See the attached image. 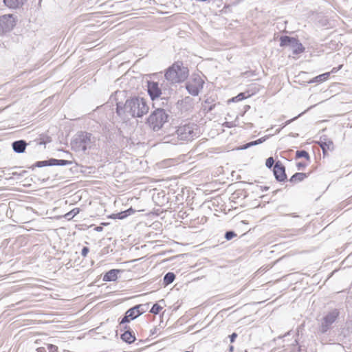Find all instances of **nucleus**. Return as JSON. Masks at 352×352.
Listing matches in <instances>:
<instances>
[{"instance_id": "f257e3e1", "label": "nucleus", "mask_w": 352, "mask_h": 352, "mask_svg": "<svg viewBox=\"0 0 352 352\" xmlns=\"http://www.w3.org/2000/svg\"><path fill=\"white\" fill-rule=\"evenodd\" d=\"M116 113L123 119L142 118L148 112L149 107L146 101L140 97H133L127 99L125 102L116 103Z\"/></svg>"}, {"instance_id": "f03ea898", "label": "nucleus", "mask_w": 352, "mask_h": 352, "mask_svg": "<svg viewBox=\"0 0 352 352\" xmlns=\"http://www.w3.org/2000/svg\"><path fill=\"white\" fill-rule=\"evenodd\" d=\"M96 142V138L91 133L80 132L72 142V146L76 151L85 152L87 149H91Z\"/></svg>"}, {"instance_id": "7ed1b4c3", "label": "nucleus", "mask_w": 352, "mask_h": 352, "mask_svg": "<svg viewBox=\"0 0 352 352\" xmlns=\"http://www.w3.org/2000/svg\"><path fill=\"white\" fill-rule=\"evenodd\" d=\"M188 76V69L184 67L181 62H176L170 67L165 74L167 80L173 82H180L184 81Z\"/></svg>"}, {"instance_id": "20e7f679", "label": "nucleus", "mask_w": 352, "mask_h": 352, "mask_svg": "<svg viewBox=\"0 0 352 352\" xmlns=\"http://www.w3.org/2000/svg\"><path fill=\"white\" fill-rule=\"evenodd\" d=\"M168 118L165 110L158 107L149 116L147 122L154 131H158L168 121Z\"/></svg>"}, {"instance_id": "39448f33", "label": "nucleus", "mask_w": 352, "mask_h": 352, "mask_svg": "<svg viewBox=\"0 0 352 352\" xmlns=\"http://www.w3.org/2000/svg\"><path fill=\"white\" fill-rule=\"evenodd\" d=\"M198 127L194 124L179 126L176 131L177 138L181 141H191L199 136Z\"/></svg>"}, {"instance_id": "423d86ee", "label": "nucleus", "mask_w": 352, "mask_h": 352, "mask_svg": "<svg viewBox=\"0 0 352 352\" xmlns=\"http://www.w3.org/2000/svg\"><path fill=\"white\" fill-rule=\"evenodd\" d=\"M340 310L333 309L329 311L322 319L319 326V332L325 334L331 328L332 324L336 322L340 316Z\"/></svg>"}, {"instance_id": "0eeeda50", "label": "nucleus", "mask_w": 352, "mask_h": 352, "mask_svg": "<svg viewBox=\"0 0 352 352\" xmlns=\"http://www.w3.org/2000/svg\"><path fill=\"white\" fill-rule=\"evenodd\" d=\"M204 80L197 74L192 75L189 80L186 82V88L188 92L194 96H198L199 91L203 88Z\"/></svg>"}, {"instance_id": "6e6552de", "label": "nucleus", "mask_w": 352, "mask_h": 352, "mask_svg": "<svg viewBox=\"0 0 352 352\" xmlns=\"http://www.w3.org/2000/svg\"><path fill=\"white\" fill-rule=\"evenodd\" d=\"M15 25V20L12 15L0 16V35L11 31Z\"/></svg>"}, {"instance_id": "1a4fd4ad", "label": "nucleus", "mask_w": 352, "mask_h": 352, "mask_svg": "<svg viewBox=\"0 0 352 352\" xmlns=\"http://www.w3.org/2000/svg\"><path fill=\"white\" fill-rule=\"evenodd\" d=\"M146 210L140 208L139 206H131L129 208L117 213H113L108 217L113 219H124L136 212H143Z\"/></svg>"}, {"instance_id": "9d476101", "label": "nucleus", "mask_w": 352, "mask_h": 352, "mask_svg": "<svg viewBox=\"0 0 352 352\" xmlns=\"http://www.w3.org/2000/svg\"><path fill=\"white\" fill-rule=\"evenodd\" d=\"M162 201L160 203L156 202V205L160 206L159 208H154L152 211L149 212L148 214H155L159 216L161 213L166 211L172 212L173 210H175V206L172 207V202L169 204L168 199L166 200V203H164L165 199H160Z\"/></svg>"}, {"instance_id": "9b49d317", "label": "nucleus", "mask_w": 352, "mask_h": 352, "mask_svg": "<svg viewBox=\"0 0 352 352\" xmlns=\"http://www.w3.org/2000/svg\"><path fill=\"white\" fill-rule=\"evenodd\" d=\"M148 93L153 101H155V104L160 100V96L162 94L161 89L159 87V85L155 82H148Z\"/></svg>"}, {"instance_id": "f8f14e48", "label": "nucleus", "mask_w": 352, "mask_h": 352, "mask_svg": "<svg viewBox=\"0 0 352 352\" xmlns=\"http://www.w3.org/2000/svg\"><path fill=\"white\" fill-rule=\"evenodd\" d=\"M275 178L279 182H283L286 179L285 166L279 161L276 162L273 169Z\"/></svg>"}, {"instance_id": "ddd939ff", "label": "nucleus", "mask_w": 352, "mask_h": 352, "mask_svg": "<svg viewBox=\"0 0 352 352\" xmlns=\"http://www.w3.org/2000/svg\"><path fill=\"white\" fill-rule=\"evenodd\" d=\"M137 312L133 307L129 309L124 314V316L120 319L119 324H124L130 322V321L133 320L138 318Z\"/></svg>"}, {"instance_id": "4468645a", "label": "nucleus", "mask_w": 352, "mask_h": 352, "mask_svg": "<svg viewBox=\"0 0 352 352\" xmlns=\"http://www.w3.org/2000/svg\"><path fill=\"white\" fill-rule=\"evenodd\" d=\"M122 272V270L118 269L110 270L103 275L102 280L104 282L116 281L118 279V274Z\"/></svg>"}, {"instance_id": "2eb2a0df", "label": "nucleus", "mask_w": 352, "mask_h": 352, "mask_svg": "<svg viewBox=\"0 0 352 352\" xmlns=\"http://www.w3.org/2000/svg\"><path fill=\"white\" fill-rule=\"evenodd\" d=\"M120 339L124 342L131 344L135 341L136 338L133 330H126L120 335Z\"/></svg>"}, {"instance_id": "dca6fc26", "label": "nucleus", "mask_w": 352, "mask_h": 352, "mask_svg": "<svg viewBox=\"0 0 352 352\" xmlns=\"http://www.w3.org/2000/svg\"><path fill=\"white\" fill-rule=\"evenodd\" d=\"M26 142L24 140H18L12 143V148L17 153H22L25 151Z\"/></svg>"}, {"instance_id": "f3484780", "label": "nucleus", "mask_w": 352, "mask_h": 352, "mask_svg": "<svg viewBox=\"0 0 352 352\" xmlns=\"http://www.w3.org/2000/svg\"><path fill=\"white\" fill-rule=\"evenodd\" d=\"M8 206L10 210L13 209L14 211L16 210L17 212H22L23 210H25L27 211L33 212V209L30 206H25L23 205H18V206H16V208H15L16 203L14 201H10L8 204Z\"/></svg>"}, {"instance_id": "a211bd4d", "label": "nucleus", "mask_w": 352, "mask_h": 352, "mask_svg": "<svg viewBox=\"0 0 352 352\" xmlns=\"http://www.w3.org/2000/svg\"><path fill=\"white\" fill-rule=\"evenodd\" d=\"M25 0H3L5 5L10 8H17L21 6Z\"/></svg>"}, {"instance_id": "6ab92c4d", "label": "nucleus", "mask_w": 352, "mask_h": 352, "mask_svg": "<svg viewBox=\"0 0 352 352\" xmlns=\"http://www.w3.org/2000/svg\"><path fill=\"white\" fill-rule=\"evenodd\" d=\"M280 46L283 47H291L292 43H295L296 45V39L294 38H291L287 36H284L280 37Z\"/></svg>"}, {"instance_id": "aec40b11", "label": "nucleus", "mask_w": 352, "mask_h": 352, "mask_svg": "<svg viewBox=\"0 0 352 352\" xmlns=\"http://www.w3.org/2000/svg\"><path fill=\"white\" fill-rule=\"evenodd\" d=\"M80 211L79 208H74L68 212L65 213L63 215L58 217V218H64L68 221L72 220L74 217H76Z\"/></svg>"}, {"instance_id": "412c9836", "label": "nucleus", "mask_w": 352, "mask_h": 352, "mask_svg": "<svg viewBox=\"0 0 352 352\" xmlns=\"http://www.w3.org/2000/svg\"><path fill=\"white\" fill-rule=\"evenodd\" d=\"M319 144L324 153H325L327 150H331L333 148V143L329 140L324 139V141L321 140L319 142Z\"/></svg>"}, {"instance_id": "4be33fe9", "label": "nucleus", "mask_w": 352, "mask_h": 352, "mask_svg": "<svg viewBox=\"0 0 352 352\" xmlns=\"http://www.w3.org/2000/svg\"><path fill=\"white\" fill-rule=\"evenodd\" d=\"M148 306H149V303H145V304L136 305L132 307L135 309V311L137 312L138 315L140 316L142 315L143 314H144L147 311Z\"/></svg>"}, {"instance_id": "5701e85b", "label": "nucleus", "mask_w": 352, "mask_h": 352, "mask_svg": "<svg viewBox=\"0 0 352 352\" xmlns=\"http://www.w3.org/2000/svg\"><path fill=\"white\" fill-rule=\"evenodd\" d=\"M307 177V175L304 173H296L292 176L289 181L293 184H297Z\"/></svg>"}, {"instance_id": "b1692460", "label": "nucleus", "mask_w": 352, "mask_h": 352, "mask_svg": "<svg viewBox=\"0 0 352 352\" xmlns=\"http://www.w3.org/2000/svg\"><path fill=\"white\" fill-rule=\"evenodd\" d=\"M175 279V274L173 272H167L163 278V284L166 286L171 284Z\"/></svg>"}, {"instance_id": "393cba45", "label": "nucleus", "mask_w": 352, "mask_h": 352, "mask_svg": "<svg viewBox=\"0 0 352 352\" xmlns=\"http://www.w3.org/2000/svg\"><path fill=\"white\" fill-rule=\"evenodd\" d=\"M148 193V196H151V198H164L166 196L164 190H160L156 188L150 190Z\"/></svg>"}, {"instance_id": "a878e982", "label": "nucleus", "mask_w": 352, "mask_h": 352, "mask_svg": "<svg viewBox=\"0 0 352 352\" xmlns=\"http://www.w3.org/2000/svg\"><path fill=\"white\" fill-rule=\"evenodd\" d=\"M329 76H330V73L326 72L324 74H320V75L315 77L314 78L311 80L309 82L312 83V82H323V81H325L326 80H327L328 78L329 77Z\"/></svg>"}, {"instance_id": "bb28decb", "label": "nucleus", "mask_w": 352, "mask_h": 352, "mask_svg": "<svg viewBox=\"0 0 352 352\" xmlns=\"http://www.w3.org/2000/svg\"><path fill=\"white\" fill-rule=\"evenodd\" d=\"M289 48L293 51V53L294 54H297L300 52H302L303 50H304L302 44L300 43L297 39H296V45L295 43H292V46L289 47Z\"/></svg>"}, {"instance_id": "cd10ccee", "label": "nucleus", "mask_w": 352, "mask_h": 352, "mask_svg": "<svg viewBox=\"0 0 352 352\" xmlns=\"http://www.w3.org/2000/svg\"><path fill=\"white\" fill-rule=\"evenodd\" d=\"M50 162H52L51 164H52V166H66L72 163L70 161L68 160L56 159H50Z\"/></svg>"}, {"instance_id": "c85d7f7f", "label": "nucleus", "mask_w": 352, "mask_h": 352, "mask_svg": "<svg viewBox=\"0 0 352 352\" xmlns=\"http://www.w3.org/2000/svg\"><path fill=\"white\" fill-rule=\"evenodd\" d=\"M162 309V307L160 306L158 303H155L151 310H150V312L154 315H157V314H159L160 311Z\"/></svg>"}, {"instance_id": "c756f323", "label": "nucleus", "mask_w": 352, "mask_h": 352, "mask_svg": "<svg viewBox=\"0 0 352 352\" xmlns=\"http://www.w3.org/2000/svg\"><path fill=\"white\" fill-rule=\"evenodd\" d=\"M296 157H298V158H300V157H305V158H306L307 160H309V153H308L306 151H304V150H302V151H296Z\"/></svg>"}, {"instance_id": "7c9ffc66", "label": "nucleus", "mask_w": 352, "mask_h": 352, "mask_svg": "<svg viewBox=\"0 0 352 352\" xmlns=\"http://www.w3.org/2000/svg\"><path fill=\"white\" fill-rule=\"evenodd\" d=\"M235 236H236V234L233 230L226 231L224 234V237L227 241H230Z\"/></svg>"}, {"instance_id": "2f4dec72", "label": "nucleus", "mask_w": 352, "mask_h": 352, "mask_svg": "<svg viewBox=\"0 0 352 352\" xmlns=\"http://www.w3.org/2000/svg\"><path fill=\"white\" fill-rule=\"evenodd\" d=\"M52 162H50V160H45V161H39L36 163V166L37 167H43L45 166H52Z\"/></svg>"}, {"instance_id": "473e14b6", "label": "nucleus", "mask_w": 352, "mask_h": 352, "mask_svg": "<svg viewBox=\"0 0 352 352\" xmlns=\"http://www.w3.org/2000/svg\"><path fill=\"white\" fill-rule=\"evenodd\" d=\"M245 98L244 93H240L236 96L232 98V102H239L243 100Z\"/></svg>"}, {"instance_id": "72a5a7b5", "label": "nucleus", "mask_w": 352, "mask_h": 352, "mask_svg": "<svg viewBox=\"0 0 352 352\" xmlns=\"http://www.w3.org/2000/svg\"><path fill=\"white\" fill-rule=\"evenodd\" d=\"M46 349L49 352H58V346L52 344H47Z\"/></svg>"}, {"instance_id": "f704fd0d", "label": "nucleus", "mask_w": 352, "mask_h": 352, "mask_svg": "<svg viewBox=\"0 0 352 352\" xmlns=\"http://www.w3.org/2000/svg\"><path fill=\"white\" fill-rule=\"evenodd\" d=\"M274 164V160L272 157H270L266 160L265 166L267 168H271Z\"/></svg>"}, {"instance_id": "c9c22d12", "label": "nucleus", "mask_w": 352, "mask_h": 352, "mask_svg": "<svg viewBox=\"0 0 352 352\" xmlns=\"http://www.w3.org/2000/svg\"><path fill=\"white\" fill-rule=\"evenodd\" d=\"M256 145H257V143H256V140H255V141H252V142H249V143H248V144H246L243 145V146L241 148V149H246V148H249V147H250V146H256Z\"/></svg>"}, {"instance_id": "e433bc0d", "label": "nucleus", "mask_w": 352, "mask_h": 352, "mask_svg": "<svg viewBox=\"0 0 352 352\" xmlns=\"http://www.w3.org/2000/svg\"><path fill=\"white\" fill-rule=\"evenodd\" d=\"M89 248L88 247H87V246H84L82 248V250H81V255L83 257H85V256H87V255L89 253Z\"/></svg>"}, {"instance_id": "4c0bfd02", "label": "nucleus", "mask_w": 352, "mask_h": 352, "mask_svg": "<svg viewBox=\"0 0 352 352\" xmlns=\"http://www.w3.org/2000/svg\"><path fill=\"white\" fill-rule=\"evenodd\" d=\"M238 334L236 332H233L232 334H230L228 337L230 339V342L231 343L234 342L236 338H237Z\"/></svg>"}, {"instance_id": "58836bf2", "label": "nucleus", "mask_w": 352, "mask_h": 352, "mask_svg": "<svg viewBox=\"0 0 352 352\" xmlns=\"http://www.w3.org/2000/svg\"><path fill=\"white\" fill-rule=\"evenodd\" d=\"M290 333H291V331H289L288 332H287V333H285L284 335H283V336H278L276 338H274V339L273 340V342H276V340H278V339H282V338H285V337H287V336H289V335H290Z\"/></svg>"}, {"instance_id": "ea45409f", "label": "nucleus", "mask_w": 352, "mask_h": 352, "mask_svg": "<svg viewBox=\"0 0 352 352\" xmlns=\"http://www.w3.org/2000/svg\"><path fill=\"white\" fill-rule=\"evenodd\" d=\"M158 330L159 329L157 327H154L153 329H151L150 336L155 335L157 333Z\"/></svg>"}, {"instance_id": "a19ab883", "label": "nucleus", "mask_w": 352, "mask_h": 352, "mask_svg": "<svg viewBox=\"0 0 352 352\" xmlns=\"http://www.w3.org/2000/svg\"><path fill=\"white\" fill-rule=\"evenodd\" d=\"M266 139H267L266 137H263V138H259L258 140H256L257 145L264 142L266 140Z\"/></svg>"}, {"instance_id": "79ce46f5", "label": "nucleus", "mask_w": 352, "mask_h": 352, "mask_svg": "<svg viewBox=\"0 0 352 352\" xmlns=\"http://www.w3.org/2000/svg\"><path fill=\"white\" fill-rule=\"evenodd\" d=\"M266 139H267L266 137H263V138H259L258 140H256L257 145L264 142L266 140Z\"/></svg>"}, {"instance_id": "37998d69", "label": "nucleus", "mask_w": 352, "mask_h": 352, "mask_svg": "<svg viewBox=\"0 0 352 352\" xmlns=\"http://www.w3.org/2000/svg\"><path fill=\"white\" fill-rule=\"evenodd\" d=\"M94 230L96 232H102L103 230V227L101 225L96 226L94 228Z\"/></svg>"}, {"instance_id": "c03bdc74", "label": "nucleus", "mask_w": 352, "mask_h": 352, "mask_svg": "<svg viewBox=\"0 0 352 352\" xmlns=\"http://www.w3.org/2000/svg\"><path fill=\"white\" fill-rule=\"evenodd\" d=\"M126 330H132L131 327L126 324H125L122 329H120L121 331H125Z\"/></svg>"}, {"instance_id": "a18cd8bd", "label": "nucleus", "mask_w": 352, "mask_h": 352, "mask_svg": "<svg viewBox=\"0 0 352 352\" xmlns=\"http://www.w3.org/2000/svg\"><path fill=\"white\" fill-rule=\"evenodd\" d=\"M212 199H210V200H208V201H206L202 203V206H207V207H210L209 206V204L211 202Z\"/></svg>"}, {"instance_id": "49530a36", "label": "nucleus", "mask_w": 352, "mask_h": 352, "mask_svg": "<svg viewBox=\"0 0 352 352\" xmlns=\"http://www.w3.org/2000/svg\"><path fill=\"white\" fill-rule=\"evenodd\" d=\"M36 351L37 352H47V349L45 347H38Z\"/></svg>"}, {"instance_id": "de8ad7c7", "label": "nucleus", "mask_w": 352, "mask_h": 352, "mask_svg": "<svg viewBox=\"0 0 352 352\" xmlns=\"http://www.w3.org/2000/svg\"><path fill=\"white\" fill-rule=\"evenodd\" d=\"M122 200H123V199H115L114 204H115V205L118 204H123Z\"/></svg>"}, {"instance_id": "09e8293b", "label": "nucleus", "mask_w": 352, "mask_h": 352, "mask_svg": "<svg viewBox=\"0 0 352 352\" xmlns=\"http://www.w3.org/2000/svg\"><path fill=\"white\" fill-rule=\"evenodd\" d=\"M229 352H233L234 351V346L232 345H230L228 348Z\"/></svg>"}, {"instance_id": "8fccbe9b", "label": "nucleus", "mask_w": 352, "mask_h": 352, "mask_svg": "<svg viewBox=\"0 0 352 352\" xmlns=\"http://www.w3.org/2000/svg\"><path fill=\"white\" fill-rule=\"evenodd\" d=\"M100 225L103 227V226H107L108 225H109V223H107V222H102L100 223Z\"/></svg>"}, {"instance_id": "3c124183", "label": "nucleus", "mask_w": 352, "mask_h": 352, "mask_svg": "<svg viewBox=\"0 0 352 352\" xmlns=\"http://www.w3.org/2000/svg\"><path fill=\"white\" fill-rule=\"evenodd\" d=\"M342 65H340L338 69H336V68H333L332 70H331V72H336L338 69H340L341 68Z\"/></svg>"}, {"instance_id": "603ef678", "label": "nucleus", "mask_w": 352, "mask_h": 352, "mask_svg": "<svg viewBox=\"0 0 352 352\" xmlns=\"http://www.w3.org/2000/svg\"><path fill=\"white\" fill-rule=\"evenodd\" d=\"M288 215L292 216L293 217H298V215L296 214V213L289 214Z\"/></svg>"}, {"instance_id": "864d4df0", "label": "nucleus", "mask_w": 352, "mask_h": 352, "mask_svg": "<svg viewBox=\"0 0 352 352\" xmlns=\"http://www.w3.org/2000/svg\"><path fill=\"white\" fill-rule=\"evenodd\" d=\"M298 167H304V166H305V165H304V164H301V163H298Z\"/></svg>"}, {"instance_id": "5fc2aeb1", "label": "nucleus", "mask_w": 352, "mask_h": 352, "mask_svg": "<svg viewBox=\"0 0 352 352\" xmlns=\"http://www.w3.org/2000/svg\"><path fill=\"white\" fill-rule=\"evenodd\" d=\"M298 352H301L302 351V349H301L300 346H298Z\"/></svg>"}, {"instance_id": "6e6d98bb", "label": "nucleus", "mask_w": 352, "mask_h": 352, "mask_svg": "<svg viewBox=\"0 0 352 352\" xmlns=\"http://www.w3.org/2000/svg\"><path fill=\"white\" fill-rule=\"evenodd\" d=\"M294 342H295V344H296V345H298V340H297L296 339L294 340Z\"/></svg>"}, {"instance_id": "4d7b16f0", "label": "nucleus", "mask_w": 352, "mask_h": 352, "mask_svg": "<svg viewBox=\"0 0 352 352\" xmlns=\"http://www.w3.org/2000/svg\"><path fill=\"white\" fill-rule=\"evenodd\" d=\"M292 120H290L287 121V122H286V124H287L290 123V122H292Z\"/></svg>"}, {"instance_id": "13d9d810", "label": "nucleus", "mask_w": 352, "mask_h": 352, "mask_svg": "<svg viewBox=\"0 0 352 352\" xmlns=\"http://www.w3.org/2000/svg\"><path fill=\"white\" fill-rule=\"evenodd\" d=\"M212 109V106H210L208 109V111H211Z\"/></svg>"}, {"instance_id": "bf43d9fd", "label": "nucleus", "mask_w": 352, "mask_h": 352, "mask_svg": "<svg viewBox=\"0 0 352 352\" xmlns=\"http://www.w3.org/2000/svg\"><path fill=\"white\" fill-rule=\"evenodd\" d=\"M185 100H190V98H188V97H186V98H185Z\"/></svg>"}, {"instance_id": "052dcab7", "label": "nucleus", "mask_w": 352, "mask_h": 352, "mask_svg": "<svg viewBox=\"0 0 352 352\" xmlns=\"http://www.w3.org/2000/svg\"><path fill=\"white\" fill-rule=\"evenodd\" d=\"M17 200L19 201L20 202L23 201V199H17Z\"/></svg>"}, {"instance_id": "680f3d73", "label": "nucleus", "mask_w": 352, "mask_h": 352, "mask_svg": "<svg viewBox=\"0 0 352 352\" xmlns=\"http://www.w3.org/2000/svg\"><path fill=\"white\" fill-rule=\"evenodd\" d=\"M3 173V170L0 169V173Z\"/></svg>"}, {"instance_id": "e2e57ef3", "label": "nucleus", "mask_w": 352, "mask_h": 352, "mask_svg": "<svg viewBox=\"0 0 352 352\" xmlns=\"http://www.w3.org/2000/svg\"><path fill=\"white\" fill-rule=\"evenodd\" d=\"M226 126L230 127L229 124L228 122H226Z\"/></svg>"}, {"instance_id": "0e129e2a", "label": "nucleus", "mask_w": 352, "mask_h": 352, "mask_svg": "<svg viewBox=\"0 0 352 352\" xmlns=\"http://www.w3.org/2000/svg\"><path fill=\"white\" fill-rule=\"evenodd\" d=\"M245 352H248V351H247V350H245Z\"/></svg>"}]
</instances>
